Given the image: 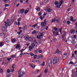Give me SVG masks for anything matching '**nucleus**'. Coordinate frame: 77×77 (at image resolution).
<instances>
[{"instance_id": "nucleus-22", "label": "nucleus", "mask_w": 77, "mask_h": 77, "mask_svg": "<svg viewBox=\"0 0 77 77\" xmlns=\"http://www.w3.org/2000/svg\"><path fill=\"white\" fill-rule=\"evenodd\" d=\"M56 17H55L54 19H53L52 20V22H55V21H56Z\"/></svg>"}, {"instance_id": "nucleus-12", "label": "nucleus", "mask_w": 77, "mask_h": 77, "mask_svg": "<svg viewBox=\"0 0 77 77\" xmlns=\"http://www.w3.org/2000/svg\"><path fill=\"white\" fill-rule=\"evenodd\" d=\"M2 30L3 31H4V32H5L6 31V28H5V27L4 26H3L2 27Z\"/></svg>"}, {"instance_id": "nucleus-17", "label": "nucleus", "mask_w": 77, "mask_h": 77, "mask_svg": "<svg viewBox=\"0 0 77 77\" xmlns=\"http://www.w3.org/2000/svg\"><path fill=\"white\" fill-rule=\"evenodd\" d=\"M4 45V43L3 42H1L0 43V47H2Z\"/></svg>"}, {"instance_id": "nucleus-45", "label": "nucleus", "mask_w": 77, "mask_h": 77, "mask_svg": "<svg viewBox=\"0 0 77 77\" xmlns=\"http://www.w3.org/2000/svg\"><path fill=\"white\" fill-rule=\"evenodd\" d=\"M44 18V17L43 18L42 17V16H40V19H41L42 20L43 19V18Z\"/></svg>"}, {"instance_id": "nucleus-43", "label": "nucleus", "mask_w": 77, "mask_h": 77, "mask_svg": "<svg viewBox=\"0 0 77 77\" xmlns=\"http://www.w3.org/2000/svg\"><path fill=\"white\" fill-rule=\"evenodd\" d=\"M75 25H76V26L75 27V29H77V22H76L75 23Z\"/></svg>"}, {"instance_id": "nucleus-25", "label": "nucleus", "mask_w": 77, "mask_h": 77, "mask_svg": "<svg viewBox=\"0 0 77 77\" xmlns=\"http://www.w3.org/2000/svg\"><path fill=\"white\" fill-rule=\"evenodd\" d=\"M38 25V23H36L35 24H34L32 26V27H36V26Z\"/></svg>"}, {"instance_id": "nucleus-37", "label": "nucleus", "mask_w": 77, "mask_h": 77, "mask_svg": "<svg viewBox=\"0 0 77 77\" xmlns=\"http://www.w3.org/2000/svg\"><path fill=\"white\" fill-rule=\"evenodd\" d=\"M29 11H28V10H26L25 12L24 13V14H27V12H29Z\"/></svg>"}, {"instance_id": "nucleus-10", "label": "nucleus", "mask_w": 77, "mask_h": 77, "mask_svg": "<svg viewBox=\"0 0 77 77\" xmlns=\"http://www.w3.org/2000/svg\"><path fill=\"white\" fill-rule=\"evenodd\" d=\"M56 21L57 22V23H59L60 22V18H56Z\"/></svg>"}, {"instance_id": "nucleus-38", "label": "nucleus", "mask_w": 77, "mask_h": 77, "mask_svg": "<svg viewBox=\"0 0 77 77\" xmlns=\"http://www.w3.org/2000/svg\"><path fill=\"white\" fill-rule=\"evenodd\" d=\"M48 2V0H45L44 1L45 3H47Z\"/></svg>"}, {"instance_id": "nucleus-15", "label": "nucleus", "mask_w": 77, "mask_h": 77, "mask_svg": "<svg viewBox=\"0 0 77 77\" xmlns=\"http://www.w3.org/2000/svg\"><path fill=\"white\" fill-rule=\"evenodd\" d=\"M63 0H61L60 1V6H61L62 5V4L63 3Z\"/></svg>"}, {"instance_id": "nucleus-29", "label": "nucleus", "mask_w": 77, "mask_h": 77, "mask_svg": "<svg viewBox=\"0 0 77 77\" xmlns=\"http://www.w3.org/2000/svg\"><path fill=\"white\" fill-rule=\"evenodd\" d=\"M57 54H60V53H61V52H60V51H57Z\"/></svg>"}, {"instance_id": "nucleus-62", "label": "nucleus", "mask_w": 77, "mask_h": 77, "mask_svg": "<svg viewBox=\"0 0 77 77\" xmlns=\"http://www.w3.org/2000/svg\"><path fill=\"white\" fill-rule=\"evenodd\" d=\"M57 8H59L60 7V5H57Z\"/></svg>"}, {"instance_id": "nucleus-31", "label": "nucleus", "mask_w": 77, "mask_h": 77, "mask_svg": "<svg viewBox=\"0 0 77 77\" xmlns=\"http://www.w3.org/2000/svg\"><path fill=\"white\" fill-rule=\"evenodd\" d=\"M37 39H41V36L39 35L37 36Z\"/></svg>"}, {"instance_id": "nucleus-28", "label": "nucleus", "mask_w": 77, "mask_h": 77, "mask_svg": "<svg viewBox=\"0 0 77 77\" xmlns=\"http://www.w3.org/2000/svg\"><path fill=\"white\" fill-rule=\"evenodd\" d=\"M36 10H37V11H40V8H38L37 9H36Z\"/></svg>"}, {"instance_id": "nucleus-33", "label": "nucleus", "mask_w": 77, "mask_h": 77, "mask_svg": "<svg viewBox=\"0 0 77 77\" xmlns=\"http://www.w3.org/2000/svg\"><path fill=\"white\" fill-rule=\"evenodd\" d=\"M0 71L1 73H3V70L2 69H1Z\"/></svg>"}, {"instance_id": "nucleus-35", "label": "nucleus", "mask_w": 77, "mask_h": 77, "mask_svg": "<svg viewBox=\"0 0 77 77\" xmlns=\"http://www.w3.org/2000/svg\"><path fill=\"white\" fill-rule=\"evenodd\" d=\"M7 72H8V73H9V72H11V70H9V69H8L7 71Z\"/></svg>"}, {"instance_id": "nucleus-50", "label": "nucleus", "mask_w": 77, "mask_h": 77, "mask_svg": "<svg viewBox=\"0 0 77 77\" xmlns=\"http://www.w3.org/2000/svg\"><path fill=\"white\" fill-rule=\"evenodd\" d=\"M69 64H74V63L72 62H70L69 63Z\"/></svg>"}, {"instance_id": "nucleus-1", "label": "nucleus", "mask_w": 77, "mask_h": 77, "mask_svg": "<svg viewBox=\"0 0 77 77\" xmlns=\"http://www.w3.org/2000/svg\"><path fill=\"white\" fill-rule=\"evenodd\" d=\"M4 23H5V27L7 28L8 27V26H7L8 25V26H10L12 24V23H11V21H10V19H7V22L6 21L4 22Z\"/></svg>"}, {"instance_id": "nucleus-8", "label": "nucleus", "mask_w": 77, "mask_h": 77, "mask_svg": "<svg viewBox=\"0 0 77 77\" xmlns=\"http://www.w3.org/2000/svg\"><path fill=\"white\" fill-rule=\"evenodd\" d=\"M21 18L20 17V18L18 19L17 20V21H18V24L17 25L18 26H19L20 25V21H21Z\"/></svg>"}, {"instance_id": "nucleus-18", "label": "nucleus", "mask_w": 77, "mask_h": 77, "mask_svg": "<svg viewBox=\"0 0 77 77\" xmlns=\"http://www.w3.org/2000/svg\"><path fill=\"white\" fill-rule=\"evenodd\" d=\"M48 71V69H47V68H46L45 69V70L44 71V72L45 73V74H47V73Z\"/></svg>"}, {"instance_id": "nucleus-61", "label": "nucleus", "mask_w": 77, "mask_h": 77, "mask_svg": "<svg viewBox=\"0 0 77 77\" xmlns=\"http://www.w3.org/2000/svg\"><path fill=\"white\" fill-rule=\"evenodd\" d=\"M74 38H76V35H74Z\"/></svg>"}, {"instance_id": "nucleus-7", "label": "nucleus", "mask_w": 77, "mask_h": 77, "mask_svg": "<svg viewBox=\"0 0 77 77\" xmlns=\"http://www.w3.org/2000/svg\"><path fill=\"white\" fill-rule=\"evenodd\" d=\"M24 38L26 41H28L30 37L27 35H26L24 36Z\"/></svg>"}, {"instance_id": "nucleus-42", "label": "nucleus", "mask_w": 77, "mask_h": 77, "mask_svg": "<svg viewBox=\"0 0 77 77\" xmlns=\"http://www.w3.org/2000/svg\"><path fill=\"white\" fill-rule=\"evenodd\" d=\"M32 37H29V41H32Z\"/></svg>"}, {"instance_id": "nucleus-6", "label": "nucleus", "mask_w": 77, "mask_h": 77, "mask_svg": "<svg viewBox=\"0 0 77 77\" xmlns=\"http://www.w3.org/2000/svg\"><path fill=\"white\" fill-rule=\"evenodd\" d=\"M48 65L50 67V66H51V65H52V63L51 62V60H49L48 61Z\"/></svg>"}, {"instance_id": "nucleus-52", "label": "nucleus", "mask_w": 77, "mask_h": 77, "mask_svg": "<svg viewBox=\"0 0 77 77\" xmlns=\"http://www.w3.org/2000/svg\"><path fill=\"white\" fill-rule=\"evenodd\" d=\"M42 14V13H41V12H39L38 14V16H40L41 14Z\"/></svg>"}, {"instance_id": "nucleus-2", "label": "nucleus", "mask_w": 77, "mask_h": 77, "mask_svg": "<svg viewBox=\"0 0 77 77\" xmlns=\"http://www.w3.org/2000/svg\"><path fill=\"white\" fill-rule=\"evenodd\" d=\"M18 74L19 75L18 77H23V76H24V75L25 74L24 71H23L21 72V69H20V70L18 71Z\"/></svg>"}, {"instance_id": "nucleus-58", "label": "nucleus", "mask_w": 77, "mask_h": 77, "mask_svg": "<svg viewBox=\"0 0 77 77\" xmlns=\"http://www.w3.org/2000/svg\"><path fill=\"white\" fill-rule=\"evenodd\" d=\"M56 35H59V32H57L56 33Z\"/></svg>"}, {"instance_id": "nucleus-26", "label": "nucleus", "mask_w": 77, "mask_h": 77, "mask_svg": "<svg viewBox=\"0 0 77 77\" xmlns=\"http://www.w3.org/2000/svg\"><path fill=\"white\" fill-rule=\"evenodd\" d=\"M0 36H2V35H3V36H5V34H4V33H1L0 34Z\"/></svg>"}, {"instance_id": "nucleus-16", "label": "nucleus", "mask_w": 77, "mask_h": 77, "mask_svg": "<svg viewBox=\"0 0 77 77\" xmlns=\"http://www.w3.org/2000/svg\"><path fill=\"white\" fill-rule=\"evenodd\" d=\"M11 41L12 42H16V39L14 38L13 39H12L11 40Z\"/></svg>"}, {"instance_id": "nucleus-56", "label": "nucleus", "mask_w": 77, "mask_h": 77, "mask_svg": "<svg viewBox=\"0 0 77 77\" xmlns=\"http://www.w3.org/2000/svg\"><path fill=\"white\" fill-rule=\"evenodd\" d=\"M39 53H42V51H41V50H39L38 51Z\"/></svg>"}, {"instance_id": "nucleus-55", "label": "nucleus", "mask_w": 77, "mask_h": 77, "mask_svg": "<svg viewBox=\"0 0 77 77\" xmlns=\"http://www.w3.org/2000/svg\"><path fill=\"white\" fill-rule=\"evenodd\" d=\"M37 50H38V49H37L36 51H35V54H36V53H37Z\"/></svg>"}, {"instance_id": "nucleus-54", "label": "nucleus", "mask_w": 77, "mask_h": 77, "mask_svg": "<svg viewBox=\"0 0 77 77\" xmlns=\"http://www.w3.org/2000/svg\"><path fill=\"white\" fill-rule=\"evenodd\" d=\"M42 66H44V65H45V62H44L42 63Z\"/></svg>"}, {"instance_id": "nucleus-23", "label": "nucleus", "mask_w": 77, "mask_h": 77, "mask_svg": "<svg viewBox=\"0 0 77 77\" xmlns=\"http://www.w3.org/2000/svg\"><path fill=\"white\" fill-rule=\"evenodd\" d=\"M23 32V31L22 30H20V32H18L17 33L18 34V35H20L21 34V33Z\"/></svg>"}, {"instance_id": "nucleus-44", "label": "nucleus", "mask_w": 77, "mask_h": 77, "mask_svg": "<svg viewBox=\"0 0 77 77\" xmlns=\"http://www.w3.org/2000/svg\"><path fill=\"white\" fill-rule=\"evenodd\" d=\"M43 33H44V32H42V33L39 36H43Z\"/></svg>"}, {"instance_id": "nucleus-60", "label": "nucleus", "mask_w": 77, "mask_h": 77, "mask_svg": "<svg viewBox=\"0 0 77 77\" xmlns=\"http://www.w3.org/2000/svg\"><path fill=\"white\" fill-rule=\"evenodd\" d=\"M19 5H20V4L19 3H18V4L17 5V6H16V7L17 8L18 7V6H19Z\"/></svg>"}, {"instance_id": "nucleus-41", "label": "nucleus", "mask_w": 77, "mask_h": 77, "mask_svg": "<svg viewBox=\"0 0 77 77\" xmlns=\"http://www.w3.org/2000/svg\"><path fill=\"white\" fill-rule=\"evenodd\" d=\"M15 65L14 64H13V65L11 67L12 68H15V65Z\"/></svg>"}, {"instance_id": "nucleus-9", "label": "nucleus", "mask_w": 77, "mask_h": 77, "mask_svg": "<svg viewBox=\"0 0 77 77\" xmlns=\"http://www.w3.org/2000/svg\"><path fill=\"white\" fill-rule=\"evenodd\" d=\"M32 40L33 41V42L35 43V44H36V45H37V44H38V43L36 42V40L35 39V38L33 37L32 38Z\"/></svg>"}, {"instance_id": "nucleus-63", "label": "nucleus", "mask_w": 77, "mask_h": 77, "mask_svg": "<svg viewBox=\"0 0 77 77\" xmlns=\"http://www.w3.org/2000/svg\"><path fill=\"white\" fill-rule=\"evenodd\" d=\"M14 71V69H12L11 70V72H13Z\"/></svg>"}, {"instance_id": "nucleus-20", "label": "nucleus", "mask_w": 77, "mask_h": 77, "mask_svg": "<svg viewBox=\"0 0 77 77\" xmlns=\"http://www.w3.org/2000/svg\"><path fill=\"white\" fill-rule=\"evenodd\" d=\"M75 32V30L72 29L70 31L71 33H72Z\"/></svg>"}, {"instance_id": "nucleus-24", "label": "nucleus", "mask_w": 77, "mask_h": 77, "mask_svg": "<svg viewBox=\"0 0 77 77\" xmlns=\"http://www.w3.org/2000/svg\"><path fill=\"white\" fill-rule=\"evenodd\" d=\"M32 48H33L31 46H29V51H31V50H32Z\"/></svg>"}, {"instance_id": "nucleus-19", "label": "nucleus", "mask_w": 77, "mask_h": 77, "mask_svg": "<svg viewBox=\"0 0 77 77\" xmlns=\"http://www.w3.org/2000/svg\"><path fill=\"white\" fill-rule=\"evenodd\" d=\"M31 46L33 48L35 46V43H32L31 44Z\"/></svg>"}, {"instance_id": "nucleus-47", "label": "nucleus", "mask_w": 77, "mask_h": 77, "mask_svg": "<svg viewBox=\"0 0 77 77\" xmlns=\"http://www.w3.org/2000/svg\"><path fill=\"white\" fill-rule=\"evenodd\" d=\"M9 6V4H6L5 5V6L6 7H8V6Z\"/></svg>"}, {"instance_id": "nucleus-36", "label": "nucleus", "mask_w": 77, "mask_h": 77, "mask_svg": "<svg viewBox=\"0 0 77 77\" xmlns=\"http://www.w3.org/2000/svg\"><path fill=\"white\" fill-rule=\"evenodd\" d=\"M57 41V39L56 38H54V42H56Z\"/></svg>"}, {"instance_id": "nucleus-49", "label": "nucleus", "mask_w": 77, "mask_h": 77, "mask_svg": "<svg viewBox=\"0 0 77 77\" xmlns=\"http://www.w3.org/2000/svg\"><path fill=\"white\" fill-rule=\"evenodd\" d=\"M23 29V30H25V29H26V26H24V27L23 28H22Z\"/></svg>"}, {"instance_id": "nucleus-5", "label": "nucleus", "mask_w": 77, "mask_h": 77, "mask_svg": "<svg viewBox=\"0 0 77 77\" xmlns=\"http://www.w3.org/2000/svg\"><path fill=\"white\" fill-rule=\"evenodd\" d=\"M68 54L66 53H64V54L63 55V59H65L68 57Z\"/></svg>"}, {"instance_id": "nucleus-53", "label": "nucleus", "mask_w": 77, "mask_h": 77, "mask_svg": "<svg viewBox=\"0 0 77 77\" xmlns=\"http://www.w3.org/2000/svg\"><path fill=\"white\" fill-rule=\"evenodd\" d=\"M67 23L68 24H69V23H70V21H68Z\"/></svg>"}, {"instance_id": "nucleus-32", "label": "nucleus", "mask_w": 77, "mask_h": 77, "mask_svg": "<svg viewBox=\"0 0 77 77\" xmlns=\"http://www.w3.org/2000/svg\"><path fill=\"white\" fill-rule=\"evenodd\" d=\"M53 28H54V30H55L56 31H57V28L54 27Z\"/></svg>"}, {"instance_id": "nucleus-59", "label": "nucleus", "mask_w": 77, "mask_h": 77, "mask_svg": "<svg viewBox=\"0 0 77 77\" xmlns=\"http://www.w3.org/2000/svg\"><path fill=\"white\" fill-rule=\"evenodd\" d=\"M65 37V35H63L62 36V38H64V37Z\"/></svg>"}, {"instance_id": "nucleus-64", "label": "nucleus", "mask_w": 77, "mask_h": 77, "mask_svg": "<svg viewBox=\"0 0 77 77\" xmlns=\"http://www.w3.org/2000/svg\"><path fill=\"white\" fill-rule=\"evenodd\" d=\"M39 57H40H40L42 58V57H43V56H42V55H39Z\"/></svg>"}, {"instance_id": "nucleus-34", "label": "nucleus", "mask_w": 77, "mask_h": 77, "mask_svg": "<svg viewBox=\"0 0 77 77\" xmlns=\"http://www.w3.org/2000/svg\"><path fill=\"white\" fill-rule=\"evenodd\" d=\"M60 33H62V28H60Z\"/></svg>"}, {"instance_id": "nucleus-3", "label": "nucleus", "mask_w": 77, "mask_h": 77, "mask_svg": "<svg viewBox=\"0 0 77 77\" xmlns=\"http://www.w3.org/2000/svg\"><path fill=\"white\" fill-rule=\"evenodd\" d=\"M59 61V58L58 57H55L53 60V63H56Z\"/></svg>"}, {"instance_id": "nucleus-14", "label": "nucleus", "mask_w": 77, "mask_h": 77, "mask_svg": "<svg viewBox=\"0 0 77 77\" xmlns=\"http://www.w3.org/2000/svg\"><path fill=\"white\" fill-rule=\"evenodd\" d=\"M20 11L21 14H23V13H24V9H20Z\"/></svg>"}, {"instance_id": "nucleus-57", "label": "nucleus", "mask_w": 77, "mask_h": 77, "mask_svg": "<svg viewBox=\"0 0 77 77\" xmlns=\"http://www.w3.org/2000/svg\"><path fill=\"white\" fill-rule=\"evenodd\" d=\"M74 54L72 53V57H74Z\"/></svg>"}, {"instance_id": "nucleus-46", "label": "nucleus", "mask_w": 77, "mask_h": 77, "mask_svg": "<svg viewBox=\"0 0 77 77\" xmlns=\"http://www.w3.org/2000/svg\"><path fill=\"white\" fill-rule=\"evenodd\" d=\"M11 60V58H8L7 59V60H8V61H9V60Z\"/></svg>"}, {"instance_id": "nucleus-51", "label": "nucleus", "mask_w": 77, "mask_h": 77, "mask_svg": "<svg viewBox=\"0 0 77 77\" xmlns=\"http://www.w3.org/2000/svg\"><path fill=\"white\" fill-rule=\"evenodd\" d=\"M57 4H58V2H55V5H57Z\"/></svg>"}, {"instance_id": "nucleus-21", "label": "nucleus", "mask_w": 77, "mask_h": 77, "mask_svg": "<svg viewBox=\"0 0 77 77\" xmlns=\"http://www.w3.org/2000/svg\"><path fill=\"white\" fill-rule=\"evenodd\" d=\"M70 20H71L73 22H74V21H75L73 20V17H71L70 18Z\"/></svg>"}, {"instance_id": "nucleus-4", "label": "nucleus", "mask_w": 77, "mask_h": 77, "mask_svg": "<svg viewBox=\"0 0 77 77\" xmlns=\"http://www.w3.org/2000/svg\"><path fill=\"white\" fill-rule=\"evenodd\" d=\"M41 26L43 27H45L46 26V19H45L43 22L42 23Z\"/></svg>"}, {"instance_id": "nucleus-39", "label": "nucleus", "mask_w": 77, "mask_h": 77, "mask_svg": "<svg viewBox=\"0 0 77 77\" xmlns=\"http://www.w3.org/2000/svg\"><path fill=\"white\" fill-rule=\"evenodd\" d=\"M34 59H36V57H37V55H34Z\"/></svg>"}, {"instance_id": "nucleus-13", "label": "nucleus", "mask_w": 77, "mask_h": 77, "mask_svg": "<svg viewBox=\"0 0 77 77\" xmlns=\"http://www.w3.org/2000/svg\"><path fill=\"white\" fill-rule=\"evenodd\" d=\"M30 65L32 68H34L35 67V64H30Z\"/></svg>"}, {"instance_id": "nucleus-40", "label": "nucleus", "mask_w": 77, "mask_h": 77, "mask_svg": "<svg viewBox=\"0 0 77 77\" xmlns=\"http://www.w3.org/2000/svg\"><path fill=\"white\" fill-rule=\"evenodd\" d=\"M30 54L31 56H33V55H34V54H33L32 52H30Z\"/></svg>"}, {"instance_id": "nucleus-30", "label": "nucleus", "mask_w": 77, "mask_h": 77, "mask_svg": "<svg viewBox=\"0 0 77 77\" xmlns=\"http://www.w3.org/2000/svg\"><path fill=\"white\" fill-rule=\"evenodd\" d=\"M36 31L34 30L33 32H32V34H35L36 33Z\"/></svg>"}, {"instance_id": "nucleus-27", "label": "nucleus", "mask_w": 77, "mask_h": 77, "mask_svg": "<svg viewBox=\"0 0 77 77\" xmlns=\"http://www.w3.org/2000/svg\"><path fill=\"white\" fill-rule=\"evenodd\" d=\"M48 12H50L51 11V9L50 8H49L48 9Z\"/></svg>"}, {"instance_id": "nucleus-11", "label": "nucleus", "mask_w": 77, "mask_h": 77, "mask_svg": "<svg viewBox=\"0 0 77 77\" xmlns=\"http://www.w3.org/2000/svg\"><path fill=\"white\" fill-rule=\"evenodd\" d=\"M16 48H19V50H20V48H21V46H20V45H17L16 46Z\"/></svg>"}, {"instance_id": "nucleus-48", "label": "nucleus", "mask_w": 77, "mask_h": 77, "mask_svg": "<svg viewBox=\"0 0 77 77\" xmlns=\"http://www.w3.org/2000/svg\"><path fill=\"white\" fill-rule=\"evenodd\" d=\"M74 1H75V0H72V4H74Z\"/></svg>"}]
</instances>
